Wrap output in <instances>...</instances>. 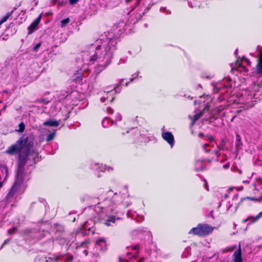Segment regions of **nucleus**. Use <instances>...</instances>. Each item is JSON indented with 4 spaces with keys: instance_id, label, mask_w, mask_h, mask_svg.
<instances>
[{
    "instance_id": "obj_1",
    "label": "nucleus",
    "mask_w": 262,
    "mask_h": 262,
    "mask_svg": "<svg viewBox=\"0 0 262 262\" xmlns=\"http://www.w3.org/2000/svg\"><path fill=\"white\" fill-rule=\"evenodd\" d=\"M117 43V38L113 37L111 33L102 35L90 46L88 50L81 53V59L86 64H92L97 61L102 70L111 62Z\"/></svg>"
},
{
    "instance_id": "obj_2",
    "label": "nucleus",
    "mask_w": 262,
    "mask_h": 262,
    "mask_svg": "<svg viewBox=\"0 0 262 262\" xmlns=\"http://www.w3.org/2000/svg\"><path fill=\"white\" fill-rule=\"evenodd\" d=\"M33 145V142L31 137L23 136L15 144L8 147L6 151L10 155L19 154L15 181L5 198L7 202H12L24 192V190L21 188V184L25 177L24 166L27 161L28 153Z\"/></svg>"
},
{
    "instance_id": "obj_3",
    "label": "nucleus",
    "mask_w": 262,
    "mask_h": 262,
    "mask_svg": "<svg viewBox=\"0 0 262 262\" xmlns=\"http://www.w3.org/2000/svg\"><path fill=\"white\" fill-rule=\"evenodd\" d=\"M120 204L125 207H128L131 204L127 191L123 194L121 192L114 193L111 199H105L99 203L95 207V210L99 214L102 223L106 226H110L115 223L116 219H119L118 217H116L115 214L118 213L117 208Z\"/></svg>"
},
{
    "instance_id": "obj_4",
    "label": "nucleus",
    "mask_w": 262,
    "mask_h": 262,
    "mask_svg": "<svg viewBox=\"0 0 262 262\" xmlns=\"http://www.w3.org/2000/svg\"><path fill=\"white\" fill-rule=\"evenodd\" d=\"M255 93L248 95V97L245 100L240 99L239 104H242L241 107H243L245 110H247L254 106L256 103L255 100H252L253 98L259 99L262 95V88L257 85L254 88Z\"/></svg>"
},
{
    "instance_id": "obj_5",
    "label": "nucleus",
    "mask_w": 262,
    "mask_h": 262,
    "mask_svg": "<svg viewBox=\"0 0 262 262\" xmlns=\"http://www.w3.org/2000/svg\"><path fill=\"white\" fill-rule=\"evenodd\" d=\"M213 228L207 224H199L196 227L192 228L188 232L190 234L205 236L211 233Z\"/></svg>"
},
{
    "instance_id": "obj_6",
    "label": "nucleus",
    "mask_w": 262,
    "mask_h": 262,
    "mask_svg": "<svg viewBox=\"0 0 262 262\" xmlns=\"http://www.w3.org/2000/svg\"><path fill=\"white\" fill-rule=\"evenodd\" d=\"M257 62L253 75L256 77L262 76V48L257 49Z\"/></svg>"
},
{
    "instance_id": "obj_7",
    "label": "nucleus",
    "mask_w": 262,
    "mask_h": 262,
    "mask_svg": "<svg viewBox=\"0 0 262 262\" xmlns=\"http://www.w3.org/2000/svg\"><path fill=\"white\" fill-rule=\"evenodd\" d=\"M162 138L170 145L171 148H172L175 142L174 136L171 133L164 131V127L162 128Z\"/></svg>"
},
{
    "instance_id": "obj_8",
    "label": "nucleus",
    "mask_w": 262,
    "mask_h": 262,
    "mask_svg": "<svg viewBox=\"0 0 262 262\" xmlns=\"http://www.w3.org/2000/svg\"><path fill=\"white\" fill-rule=\"evenodd\" d=\"M96 248L98 250L100 251H105L106 250V241L103 238H100L98 239L96 241V244H95Z\"/></svg>"
},
{
    "instance_id": "obj_9",
    "label": "nucleus",
    "mask_w": 262,
    "mask_h": 262,
    "mask_svg": "<svg viewBox=\"0 0 262 262\" xmlns=\"http://www.w3.org/2000/svg\"><path fill=\"white\" fill-rule=\"evenodd\" d=\"M233 260L234 262H243L241 246L240 244H239L237 250L235 251L233 254Z\"/></svg>"
},
{
    "instance_id": "obj_10",
    "label": "nucleus",
    "mask_w": 262,
    "mask_h": 262,
    "mask_svg": "<svg viewBox=\"0 0 262 262\" xmlns=\"http://www.w3.org/2000/svg\"><path fill=\"white\" fill-rule=\"evenodd\" d=\"M129 136L133 139H138L139 137L144 136L145 135L141 134V132L138 128H133L130 131H127Z\"/></svg>"
},
{
    "instance_id": "obj_11",
    "label": "nucleus",
    "mask_w": 262,
    "mask_h": 262,
    "mask_svg": "<svg viewBox=\"0 0 262 262\" xmlns=\"http://www.w3.org/2000/svg\"><path fill=\"white\" fill-rule=\"evenodd\" d=\"M261 216L262 211L259 212L256 216H249L247 219L243 220L242 222L245 223L247 221H250V222L248 224V226H249L256 222Z\"/></svg>"
},
{
    "instance_id": "obj_12",
    "label": "nucleus",
    "mask_w": 262,
    "mask_h": 262,
    "mask_svg": "<svg viewBox=\"0 0 262 262\" xmlns=\"http://www.w3.org/2000/svg\"><path fill=\"white\" fill-rule=\"evenodd\" d=\"M127 216L128 217H130L131 219H133L135 216H137V218H135L137 222L141 221L143 220V217L142 216H138V214H136V212L135 211H133L131 210H129L127 213Z\"/></svg>"
},
{
    "instance_id": "obj_13",
    "label": "nucleus",
    "mask_w": 262,
    "mask_h": 262,
    "mask_svg": "<svg viewBox=\"0 0 262 262\" xmlns=\"http://www.w3.org/2000/svg\"><path fill=\"white\" fill-rule=\"evenodd\" d=\"M123 81H124V79H121L120 80L118 83L116 85V86L114 88V89L111 91H104V93H107L106 95H107L108 93H110V94H114V93L113 92V91H115V93H119L120 92V91H118V88L123 83Z\"/></svg>"
},
{
    "instance_id": "obj_14",
    "label": "nucleus",
    "mask_w": 262,
    "mask_h": 262,
    "mask_svg": "<svg viewBox=\"0 0 262 262\" xmlns=\"http://www.w3.org/2000/svg\"><path fill=\"white\" fill-rule=\"evenodd\" d=\"M242 145L243 143L241 141V138L238 134H236L235 140V147L236 150H239L242 148Z\"/></svg>"
},
{
    "instance_id": "obj_15",
    "label": "nucleus",
    "mask_w": 262,
    "mask_h": 262,
    "mask_svg": "<svg viewBox=\"0 0 262 262\" xmlns=\"http://www.w3.org/2000/svg\"><path fill=\"white\" fill-rule=\"evenodd\" d=\"M45 126H57L59 125V122L56 120H49L43 123Z\"/></svg>"
},
{
    "instance_id": "obj_16",
    "label": "nucleus",
    "mask_w": 262,
    "mask_h": 262,
    "mask_svg": "<svg viewBox=\"0 0 262 262\" xmlns=\"http://www.w3.org/2000/svg\"><path fill=\"white\" fill-rule=\"evenodd\" d=\"M141 17H142V16L140 14H137L135 16V19H134V17L130 18V19L129 20L130 23H132V24H134L136 23H137L139 20L141 19Z\"/></svg>"
},
{
    "instance_id": "obj_17",
    "label": "nucleus",
    "mask_w": 262,
    "mask_h": 262,
    "mask_svg": "<svg viewBox=\"0 0 262 262\" xmlns=\"http://www.w3.org/2000/svg\"><path fill=\"white\" fill-rule=\"evenodd\" d=\"M38 26L36 23H34V21L28 27V34H31L33 32L34 29Z\"/></svg>"
},
{
    "instance_id": "obj_18",
    "label": "nucleus",
    "mask_w": 262,
    "mask_h": 262,
    "mask_svg": "<svg viewBox=\"0 0 262 262\" xmlns=\"http://www.w3.org/2000/svg\"><path fill=\"white\" fill-rule=\"evenodd\" d=\"M12 13L13 11L11 12L7 13L4 16H3V17L0 19V25L6 21L8 18L12 15Z\"/></svg>"
},
{
    "instance_id": "obj_19",
    "label": "nucleus",
    "mask_w": 262,
    "mask_h": 262,
    "mask_svg": "<svg viewBox=\"0 0 262 262\" xmlns=\"http://www.w3.org/2000/svg\"><path fill=\"white\" fill-rule=\"evenodd\" d=\"M110 118L107 117H105L102 121V125L104 128L108 127L110 122H111Z\"/></svg>"
},
{
    "instance_id": "obj_20",
    "label": "nucleus",
    "mask_w": 262,
    "mask_h": 262,
    "mask_svg": "<svg viewBox=\"0 0 262 262\" xmlns=\"http://www.w3.org/2000/svg\"><path fill=\"white\" fill-rule=\"evenodd\" d=\"M18 128L16 129V131L18 133H23L25 129V124L24 122H21L18 124Z\"/></svg>"
},
{
    "instance_id": "obj_21",
    "label": "nucleus",
    "mask_w": 262,
    "mask_h": 262,
    "mask_svg": "<svg viewBox=\"0 0 262 262\" xmlns=\"http://www.w3.org/2000/svg\"><path fill=\"white\" fill-rule=\"evenodd\" d=\"M115 118H116V120H115V122H114V121L113 120H111V124L112 125H113V124L117 125V121H120L122 119L121 115L120 114H116Z\"/></svg>"
},
{
    "instance_id": "obj_22",
    "label": "nucleus",
    "mask_w": 262,
    "mask_h": 262,
    "mask_svg": "<svg viewBox=\"0 0 262 262\" xmlns=\"http://www.w3.org/2000/svg\"><path fill=\"white\" fill-rule=\"evenodd\" d=\"M202 114H203V112H201L200 113H198V114H196L193 116V119H192V121L191 122V125H193L194 124L195 121L198 120L201 117V116L202 115Z\"/></svg>"
},
{
    "instance_id": "obj_23",
    "label": "nucleus",
    "mask_w": 262,
    "mask_h": 262,
    "mask_svg": "<svg viewBox=\"0 0 262 262\" xmlns=\"http://www.w3.org/2000/svg\"><path fill=\"white\" fill-rule=\"evenodd\" d=\"M70 21V19L69 18H66L64 19H62L60 21L61 23V27L63 28Z\"/></svg>"
},
{
    "instance_id": "obj_24",
    "label": "nucleus",
    "mask_w": 262,
    "mask_h": 262,
    "mask_svg": "<svg viewBox=\"0 0 262 262\" xmlns=\"http://www.w3.org/2000/svg\"><path fill=\"white\" fill-rule=\"evenodd\" d=\"M225 144H226L225 141L224 139H222L221 140V142L220 145L218 146V148L220 150H224V149H225Z\"/></svg>"
},
{
    "instance_id": "obj_25",
    "label": "nucleus",
    "mask_w": 262,
    "mask_h": 262,
    "mask_svg": "<svg viewBox=\"0 0 262 262\" xmlns=\"http://www.w3.org/2000/svg\"><path fill=\"white\" fill-rule=\"evenodd\" d=\"M55 135V133H52L50 134H49L47 137V141H50L53 140L54 136Z\"/></svg>"
},
{
    "instance_id": "obj_26",
    "label": "nucleus",
    "mask_w": 262,
    "mask_h": 262,
    "mask_svg": "<svg viewBox=\"0 0 262 262\" xmlns=\"http://www.w3.org/2000/svg\"><path fill=\"white\" fill-rule=\"evenodd\" d=\"M16 228L15 227H12V228L8 230V234L11 235L12 234H13L14 233H15L16 232Z\"/></svg>"
},
{
    "instance_id": "obj_27",
    "label": "nucleus",
    "mask_w": 262,
    "mask_h": 262,
    "mask_svg": "<svg viewBox=\"0 0 262 262\" xmlns=\"http://www.w3.org/2000/svg\"><path fill=\"white\" fill-rule=\"evenodd\" d=\"M127 249H130L131 248L132 250H135L136 251H138V250H139V245H135V246H131V247H126Z\"/></svg>"
},
{
    "instance_id": "obj_28",
    "label": "nucleus",
    "mask_w": 262,
    "mask_h": 262,
    "mask_svg": "<svg viewBox=\"0 0 262 262\" xmlns=\"http://www.w3.org/2000/svg\"><path fill=\"white\" fill-rule=\"evenodd\" d=\"M209 146V145L208 144H204L203 145V149L206 152H209L210 151V149H207V147Z\"/></svg>"
},
{
    "instance_id": "obj_29",
    "label": "nucleus",
    "mask_w": 262,
    "mask_h": 262,
    "mask_svg": "<svg viewBox=\"0 0 262 262\" xmlns=\"http://www.w3.org/2000/svg\"><path fill=\"white\" fill-rule=\"evenodd\" d=\"M106 169L108 171H110V169L112 170L113 168H111L110 167H107L105 165H104V166H102V167H101V169H100L101 171H104Z\"/></svg>"
},
{
    "instance_id": "obj_30",
    "label": "nucleus",
    "mask_w": 262,
    "mask_h": 262,
    "mask_svg": "<svg viewBox=\"0 0 262 262\" xmlns=\"http://www.w3.org/2000/svg\"><path fill=\"white\" fill-rule=\"evenodd\" d=\"M139 72H138L136 74V75L134 77H133L132 78L130 79V81L129 82H127L126 83L125 85L126 86H127L128 83L130 82H132L133 81L134 79H135L136 78H137V77L138 76V75H139Z\"/></svg>"
},
{
    "instance_id": "obj_31",
    "label": "nucleus",
    "mask_w": 262,
    "mask_h": 262,
    "mask_svg": "<svg viewBox=\"0 0 262 262\" xmlns=\"http://www.w3.org/2000/svg\"><path fill=\"white\" fill-rule=\"evenodd\" d=\"M59 259V256L51 257V261L55 262Z\"/></svg>"
},
{
    "instance_id": "obj_32",
    "label": "nucleus",
    "mask_w": 262,
    "mask_h": 262,
    "mask_svg": "<svg viewBox=\"0 0 262 262\" xmlns=\"http://www.w3.org/2000/svg\"><path fill=\"white\" fill-rule=\"evenodd\" d=\"M106 112L109 114H112L114 112V110L110 107H108L106 108Z\"/></svg>"
},
{
    "instance_id": "obj_33",
    "label": "nucleus",
    "mask_w": 262,
    "mask_h": 262,
    "mask_svg": "<svg viewBox=\"0 0 262 262\" xmlns=\"http://www.w3.org/2000/svg\"><path fill=\"white\" fill-rule=\"evenodd\" d=\"M126 256H129L130 255H131V257H129L128 258L130 259L131 258H133V257H135L136 256V254H132V253L129 252H127L126 253Z\"/></svg>"
},
{
    "instance_id": "obj_34",
    "label": "nucleus",
    "mask_w": 262,
    "mask_h": 262,
    "mask_svg": "<svg viewBox=\"0 0 262 262\" xmlns=\"http://www.w3.org/2000/svg\"><path fill=\"white\" fill-rule=\"evenodd\" d=\"M79 0H69L70 5H74L76 4Z\"/></svg>"
},
{
    "instance_id": "obj_35",
    "label": "nucleus",
    "mask_w": 262,
    "mask_h": 262,
    "mask_svg": "<svg viewBox=\"0 0 262 262\" xmlns=\"http://www.w3.org/2000/svg\"><path fill=\"white\" fill-rule=\"evenodd\" d=\"M41 15H40L34 21V23H36L37 25L39 24L40 21V19H41Z\"/></svg>"
},
{
    "instance_id": "obj_36",
    "label": "nucleus",
    "mask_w": 262,
    "mask_h": 262,
    "mask_svg": "<svg viewBox=\"0 0 262 262\" xmlns=\"http://www.w3.org/2000/svg\"><path fill=\"white\" fill-rule=\"evenodd\" d=\"M124 25V22L122 21L121 23H120L118 25H116L114 27H116V28H120L122 27Z\"/></svg>"
},
{
    "instance_id": "obj_37",
    "label": "nucleus",
    "mask_w": 262,
    "mask_h": 262,
    "mask_svg": "<svg viewBox=\"0 0 262 262\" xmlns=\"http://www.w3.org/2000/svg\"><path fill=\"white\" fill-rule=\"evenodd\" d=\"M40 47V43H37L35 46L33 48V50L34 51H37V50Z\"/></svg>"
},
{
    "instance_id": "obj_38",
    "label": "nucleus",
    "mask_w": 262,
    "mask_h": 262,
    "mask_svg": "<svg viewBox=\"0 0 262 262\" xmlns=\"http://www.w3.org/2000/svg\"><path fill=\"white\" fill-rule=\"evenodd\" d=\"M108 99V97L107 96V97H105V96H103V97H102L101 98H100V101L101 102H104L106 100V99Z\"/></svg>"
},
{
    "instance_id": "obj_39",
    "label": "nucleus",
    "mask_w": 262,
    "mask_h": 262,
    "mask_svg": "<svg viewBox=\"0 0 262 262\" xmlns=\"http://www.w3.org/2000/svg\"><path fill=\"white\" fill-rule=\"evenodd\" d=\"M141 0H136L135 5V6H134V7L133 9H134L135 7H136L138 6L140 4V3H141Z\"/></svg>"
},
{
    "instance_id": "obj_40",
    "label": "nucleus",
    "mask_w": 262,
    "mask_h": 262,
    "mask_svg": "<svg viewBox=\"0 0 262 262\" xmlns=\"http://www.w3.org/2000/svg\"><path fill=\"white\" fill-rule=\"evenodd\" d=\"M213 152L217 157H219L220 155V153L218 150H213Z\"/></svg>"
},
{
    "instance_id": "obj_41",
    "label": "nucleus",
    "mask_w": 262,
    "mask_h": 262,
    "mask_svg": "<svg viewBox=\"0 0 262 262\" xmlns=\"http://www.w3.org/2000/svg\"><path fill=\"white\" fill-rule=\"evenodd\" d=\"M10 241V238H8L4 242L3 244H2V248L6 244H7L9 241Z\"/></svg>"
},
{
    "instance_id": "obj_42",
    "label": "nucleus",
    "mask_w": 262,
    "mask_h": 262,
    "mask_svg": "<svg viewBox=\"0 0 262 262\" xmlns=\"http://www.w3.org/2000/svg\"><path fill=\"white\" fill-rule=\"evenodd\" d=\"M198 2V0H193V3L194 4V6H191V7H200V6L199 5H196V3Z\"/></svg>"
},
{
    "instance_id": "obj_43",
    "label": "nucleus",
    "mask_w": 262,
    "mask_h": 262,
    "mask_svg": "<svg viewBox=\"0 0 262 262\" xmlns=\"http://www.w3.org/2000/svg\"><path fill=\"white\" fill-rule=\"evenodd\" d=\"M207 137L210 142L213 141L214 139L212 136L207 135Z\"/></svg>"
},
{
    "instance_id": "obj_44",
    "label": "nucleus",
    "mask_w": 262,
    "mask_h": 262,
    "mask_svg": "<svg viewBox=\"0 0 262 262\" xmlns=\"http://www.w3.org/2000/svg\"><path fill=\"white\" fill-rule=\"evenodd\" d=\"M45 260L46 262H49L51 261V257H45Z\"/></svg>"
},
{
    "instance_id": "obj_45",
    "label": "nucleus",
    "mask_w": 262,
    "mask_h": 262,
    "mask_svg": "<svg viewBox=\"0 0 262 262\" xmlns=\"http://www.w3.org/2000/svg\"><path fill=\"white\" fill-rule=\"evenodd\" d=\"M230 166V164L229 163H228L225 165H223V167L225 168V169H227Z\"/></svg>"
},
{
    "instance_id": "obj_46",
    "label": "nucleus",
    "mask_w": 262,
    "mask_h": 262,
    "mask_svg": "<svg viewBox=\"0 0 262 262\" xmlns=\"http://www.w3.org/2000/svg\"><path fill=\"white\" fill-rule=\"evenodd\" d=\"M199 164H200V167H199V168H196V170H202V169H203V166H202V162H199Z\"/></svg>"
},
{
    "instance_id": "obj_47",
    "label": "nucleus",
    "mask_w": 262,
    "mask_h": 262,
    "mask_svg": "<svg viewBox=\"0 0 262 262\" xmlns=\"http://www.w3.org/2000/svg\"><path fill=\"white\" fill-rule=\"evenodd\" d=\"M88 243V242L87 241H84L81 243V246L84 247Z\"/></svg>"
},
{
    "instance_id": "obj_48",
    "label": "nucleus",
    "mask_w": 262,
    "mask_h": 262,
    "mask_svg": "<svg viewBox=\"0 0 262 262\" xmlns=\"http://www.w3.org/2000/svg\"><path fill=\"white\" fill-rule=\"evenodd\" d=\"M246 199V198H242V199H241L240 202L238 203V205H237V206H236V208H237V207L240 205V204H241V203H242V202H243L244 200H245Z\"/></svg>"
},
{
    "instance_id": "obj_49",
    "label": "nucleus",
    "mask_w": 262,
    "mask_h": 262,
    "mask_svg": "<svg viewBox=\"0 0 262 262\" xmlns=\"http://www.w3.org/2000/svg\"><path fill=\"white\" fill-rule=\"evenodd\" d=\"M145 260L144 257H141L140 259L138 260V262H144Z\"/></svg>"
},
{
    "instance_id": "obj_50",
    "label": "nucleus",
    "mask_w": 262,
    "mask_h": 262,
    "mask_svg": "<svg viewBox=\"0 0 262 262\" xmlns=\"http://www.w3.org/2000/svg\"><path fill=\"white\" fill-rule=\"evenodd\" d=\"M40 101H42V102H43L45 104H47L48 103V101H47L46 99H41L40 100Z\"/></svg>"
},
{
    "instance_id": "obj_51",
    "label": "nucleus",
    "mask_w": 262,
    "mask_h": 262,
    "mask_svg": "<svg viewBox=\"0 0 262 262\" xmlns=\"http://www.w3.org/2000/svg\"><path fill=\"white\" fill-rule=\"evenodd\" d=\"M205 188H206V189L208 191L209 190V189H208V187L207 186V182L205 180Z\"/></svg>"
},
{
    "instance_id": "obj_52",
    "label": "nucleus",
    "mask_w": 262,
    "mask_h": 262,
    "mask_svg": "<svg viewBox=\"0 0 262 262\" xmlns=\"http://www.w3.org/2000/svg\"><path fill=\"white\" fill-rule=\"evenodd\" d=\"M237 198H238V194H235L234 195V197L233 198V200H236L237 199Z\"/></svg>"
},
{
    "instance_id": "obj_53",
    "label": "nucleus",
    "mask_w": 262,
    "mask_h": 262,
    "mask_svg": "<svg viewBox=\"0 0 262 262\" xmlns=\"http://www.w3.org/2000/svg\"><path fill=\"white\" fill-rule=\"evenodd\" d=\"M133 1L134 0H126V2L127 3H132L133 2Z\"/></svg>"
},
{
    "instance_id": "obj_54",
    "label": "nucleus",
    "mask_w": 262,
    "mask_h": 262,
    "mask_svg": "<svg viewBox=\"0 0 262 262\" xmlns=\"http://www.w3.org/2000/svg\"><path fill=\"white\" fill-rule=\"evenodd\" d=\"M228 197V194H225L224 195V199H226V198H227Z\"/></svg>"
},
{
    "instance_id": "obj_55",
    "label": "nucleus",
    "mask_w": 262,
    "mask_h": 262,
    "mask_svg": "<svg viewBox=\"0 0 262 262\" xmlns=\"http://www.w3.org/2000/svg\"><path fill=\"white\" fill-rule=\"evenodd\" d=\"M3 182L0 181V188L2 187L3 185Z\"/></svg>"
},
{
    "instance_id": "obj_56",
    "label": "nucleus",
    "mask_w": 262,
    "mask_h": 262,
    "mask_svg": "<svg viewBox=\"0 0 262 262\" xmlns=\"http://www.w3.org/2000/svg\"><path fill=\"white\" fill-rule=\"evenodd\" d=\"M199 137H203L204 136V135L203 133H199Z\"/></svg>"
},
{
    "instance_id": "obj_57",
    "label": "nucleus",
    "mask_w": 262,
    "mask_h": 262,
    "mask_svg": "<svg viewBox=\"0 0 262 262\" xmlns=\"http://www.w3.org/2000/svg\"><path fill=\"white\" fill-rule=\"evenodd\" d=\"M112 193H113V191H109L108 192V194L109 195H110Z\"/></svg>"
},
{
    "instance_id": "obj_58",
    "label": "nucleus",
    "mask_w": 262,
    "mask_h": 262,
    "mask_svg": "<svg viewBox=\"0 0 262 262\" xmlns=\"http://www.w3.org/2000/svg\"><path fill=\"white\" fill-rule=\"evenodd\" d=\"M114 99H115V97H113L112 98V99L110 100V101H111V102H113V101H114Z\"/></svg>"
},
{
    "instance_id": "obj_59",
    "label": "nucleus",
    "mask_w": 262,
    "mask_h": 262,
    "mask_svg": "<svg viewBox=\"0 0 262 262\" xmlns=\"http://www.w3.org/2000/svg\"><path fill=\"white\" fill-rule=\"evenodd\" d=\"M237 51H238V50H237V49H236V51H235V52H234V54H235V55L236 56L237 55Z\"/></svg>"
},
{
    "instance_id": "obj_60",
    "label": "nucleus",
    "mask_w": 262,
    "mask_h": 262,
    "mask_svg": "<svg viewBox=\"0 0 262 262\" xmlns=\"http://www.w3.org/2000/svg\"><path fill=\"white\" fill-rule=\"evenodd\" d=\"M124 260L125 262H130L129 260H128V259H127L126 258H124Z\"/></svg>"
},
{
    "instance_id": "obj_61",
    "label": "nucleus",
    "mask_w": 262,
    "mask_h": 262,
    "mask_svg": "<svg viewBox=\"0 0 262 262\" xmlns=\"http://www.w3.org/2000/svg\"><path fill=\"white\" fill-rule=\"evenodd\" d=\"M84 253L85 254V255H86L88 254V252H87V251H86V250H85L84 251Z\"/></svg>"
},
{
    "instance_id": "obj_62",
    "label": "nucleus",
    "mask_w": 262,
    "mask_h": 262,
    "mask_svg": "<svg viewBox=\"0 0 262 262\" xmlns=\"http://www.w3.org/2000/svg\"><path fill=\"white\" fill-rule=\"evenodd\" d=\"M243 182L244 183H249V182L248 181H244Z\"/></svg>"
},
{
    "instance_id": "obj_63",
    "label": "nucleus",
    "mask_w": 262,
    "mask_h": 262,
    "mask_svg": "<svg viewBox=\"0 0 262 262\" xmlns=\"http://www.w3.org/2000/svg\"><path fill=\"white\" fill-rule=\"evenodd\" d=\"M59 4H60V5H61V4H63V2H59Z\"/></svg>"
},
{
    "instance_id": "obj_64",
    "label": "nucleus",
    "mask_w": 262,
    "mask_h": 262,
    "mask_svg": "<svg viewBox=\"0 0 262 262\" xmlns=\"http://www.w3.org/2000/svg\"><path fill=\"white\" fill-rule=\"evenodd\" d=\"M6 106H5L3 107V110H5L6 109Z\"/></svg>"
}]
</instances>
